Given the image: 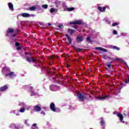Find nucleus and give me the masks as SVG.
Masks as SVG:
<instances>
[{
	"mask_svg": "<svg viewBox=\"0 0 129 129\" xmlns=\"http://www.w3.org/2000/svg\"><path fill=\"white\" fill-rule=\"evenodd\" d=\"M2 72L3 74H5V76H8L10 78H12L15 76V73L14 72H11V70L7 67L3 68Z\"/></svg>",
	"mask_w": 129,
	"mask_h": 129,
	"instance_id": "f257e3e1",
	"label": "nucleus"
},
{
	"mask_svg": "<svg viewBox=\"0 0 129 129\" xmlns=\"http://www.w3.org/2000/svg\"><path fill=\"white\" fill-rule=\"evenodd\" d=\"M46 70L47 71L48 74L52 76L53 74H55L56 73V70L55 69V67H52V69L50 68H47Z\"/></svg>",
	"mask_w": 129,
	"mask_h": 129,
	"instance_id": "f03ea898",
	"label": "nucleus"
},
{
	"mask_svg": "<svg viewBox=\"0 0 129 129\" xmlns=\"http://www.w3.org/2000/svg\"><path fill=\"white\" fill-rule=\"evenodd\" d=\"M114 114H116L117 116L119 117L120 121H121L122 123H124V121L123 120V115L122 114L119 112H114Z\"/></svg>",
	"mask_w": 129,
	"mask_h": 129,
	"instance_id": "7ed1b4c3",
	"label": "nucleus"
},
{
	"mask_svg": "<svg viewBox=\"0 0 129 129\" xmlns=\"http://www.w3.org/2000/svg\"><path fill=\"white\" fill-rule=\"evenodd\" d=\"M86 94L84 93H78V97L79 100H81V101H84V99L86 98Z\"/></svg>",
	"mask_w": 129,
	"mask_h": 129,
	"instance_id": "20e7f679",
	"label": "nucleus"
},
{
	"mask_svg": "<svg viewBox=\"0 0 129 129\" xmlns=\"http://www.w3.org/2000/svg\"><path fill=\"white\" fill-rule=\"evenodd\" d=\"M50 108L52 111H54V112H57L56 110V107L55 104L53 102H52L50 104Z\"/></svg>",
	"mask_w": 129,
	"mask_h": 129,
	"instance_id": "39448f33",
	"label": "nucleus"
},
{
	"mask_svg": "<svg viewBox=\"0 0 129 129\" xmlns=\"http://www.w3.org/2000/svg\"><path fill=\"white\" fill-rule=\"evenodd\" d=\"M66 37L68 41V42H67V44L68 45H71V44H72V38H71L68 34H66Z\"/></svg>",
	"mask_w": 129,
	"mask_h": 129,
	"instance_id": "423d86ee",
	"label": "nucleus"
},
{
	"mask_svg": "<svg viewBox=\"0 0 129 129\" xmlns=\"http://www.w3.org/2000/svg\"><path fill=\"white\" fill-rule=\"evenodd\" d=\"M109 96H99L97 97V98L98 99V100H104L105 99H106L107 98H108Z\"/></svg>",
	"mask_w": 129,
	"mask_h": 129,
	"instance_id": "0eeeda50",
	"label": "nucleus"
},
{
	"mask_svg": "<svg viewBox=\"0 0 129 129\" xmlns=\"http://www.w3.org/2000/svg\"><path fill=\"white\" fill-rule=\"evenodd\" d=\"M82 23L83 22L81 21L76 20V21L70 22V25H81Z\"/></svg>",
	"mask_w": 129,
	"mask_h": 129,
	"instance_id": "6e6552de",
	"label": "nucleus"
},
{
	"mask_svg": "<svg viewBox=\"0 0 129 129\" xmlns=\"http://www.w3.org/2000/svg\"><path fill=\"white\" fill-rule=\"evenodd\" d=\"M42 108L38 105H36L34 106V110L36 111V112H38L39 111H41Z\"/></svg>",
	"mask_w": 129,
	"mask_h": 129,
	"instance_id": "1a4fd4ad",
	"label": "nucleus"
},
{
	"mask_svg": "<svg viewBox=\"0 0 129 129\" xmlns=\"http://www.w3.org/2000/svg\"><path fill=\"white\" fill-rule=\"evenodd\" d=\"M14 32H15V29L13 28H8L7 31V34H6V36L8 37L9 36L8 34H12Z\"/></svg>",
	"mask_w": 129,
	"mask_h": 129,
	"instance_id": "9d476101",
	"label": "nucleus"
},
{
	"mask_svg": "<svg viewBox=\"0 0 129 129\" xmlns=\"http://www.w3.org/2000/svg\"><path fill=\"white\" fill-rule=\"evenodd\" d=\"M84 39L83 37L78 36L76 38L77 43H80V42H82Z\"/></svg>",
	"mask_w": 129,
	"mask_h": 129,
	"instance_id": "9b49d317",
	"label": "nucleus"
},
{
	"mask_svg": "<svg viewBox=\"0 0 129 129\" xmlns=\"http://www.w3.org/2000/svg\"><path fill=\"white\" fill-rule=\"evenodd\" d=\"M95 49L96 50H99V51H102V52H107V50L106 49L103 48L102 47H95Z\"/></svg>",
	"mask_w": 129,
	"mask_h": 129,
	"instance_id": "f8f14e48",
	"label": "nucleus"
},
{
	"mask_svg": "<svg viewBox=\"0 0 129 129\" xmlns=\"http://www.w3.org/2000/svg\"><path fill=\"white\" fill-rule=\"evenodd\" d=\"M98 10L99 11H100V12L103 13V12H105V10H106V7H103V8H102V7L99 6L98 7Z\"/></svg>",
	"mask_w": 129,
	"mask_h": 129,
	"instance_id": "ddd939ff",
	"label": "nucleus"
},
{
	"mask_svg": "<svg viewBox=\"0 0 129 129\" xmlns=\"http://www.w3.org/2000/svg\"><path fill=\"white\" fill-rule=\"evenodd\" d=\"M8 88H9V87H7V85L4 86L3 87H1L0 88V91L1 92H3V91H5L7 90V89H8Z\"/></svg>",
	"mask_w": 129,
	"mask_h": 129,
	"instance_id": "4468645a",
	"label": "nucleus"
},
{
	"mask_svg": "<svg viewBox=\"0 0 129 129\" xmlns=\"http://www.w3.org/2000/svg\"><path fill=\"white\" fill-rule=\"evenodd\" d=\"M8 6L11 11H14V5L12 3H9Z\"/></svg>",
	"mask_w": 129,
	"mask_h": 129,
	"instance_id": "2eb2a0df",
	"label": "nucleus"
},
{
	"mask_svg": "<svg viewBox=\"0 0 129 129\" xmlns=\"http://www.w3.org/2000/svg\"><path fill=\"white\" fill-rule=\"evenodd\" d=\"M21 16L23 17V18H29V17H31V15L28 13H22Z\"/></svg>",
	"mask_w": 129,
	"mask_h": 129,
	"instance_id": "dca6fc26",
	"label": "nucleus"
},
{
	"mask_svg": "<svg viewBox=\"0 0 129 129\" xmlns=\"http://www.w3.org/2000/svg\"><path fill=\"white\" fill-rule=\"evenodd\" d=\"M74 32H75V30L74 29H68V32L70 33V35L72 36L73 34H74Z\"/></svg>",
	"mask_w": 129,
	"mask_h": 129,
	"instance_id": "f3484780",
	"label": "nucleus"
},
{
	"mask_svg": "<svg viewBox=\"0 0 129 129\" xmlns=\"http://www.w3.org/2000/svg\"><path fill=\"white\" fill-rule=\"evenodd\" d=\"M104 124H105V121H104V119H103V118H101L100 125L102 126H103Z\"/></svg>",
	"mask_w": 129,
	"mask_h": 129,
	"instance_id": "a211bd4d",
	"label": "nucleus"
},
{
	"mask_svg": "<svg viewBox=\"0 0 129 129\" xmlns=\"http://www.w3.org/2000/svg\"><path fill=\"white\" fill-rule=\"evenodd\" d=\"M36 10V7L32 6L27 8V11H35Z\"/></svg>",
	"mask_w": 129,
	"mask_h": 129,
	"instance_id": "6ab92c4d",
	"label": "nucleus"
},
{
	"mask_svg": "<svg viewBox=\"0 0 129 129\" xmlns=\"http://www.w3.org/2000/svg\"><path fill=\"white\" fill-rule=\"evenodd\" d=\"M106 66L108 67V68H109L110 69H112L113 68V66H111V64L109 63H106Z\"/></svg>",
	"mask_w": 129,
	"mask_h": 129,
	"instance_id": "aec40b11",
	"label": "nucleus"
},
{
	"mask_svg": "<svg viewBox=\"0 0 129 129\" xmlns=\"http://www.w3.org/2000/svg\"><path fill=\"white\" fill-rule=\"evenodd\" d=\"M75 10V8L74 7H72V8H67V10L68 12H72Z\"/></svg>",
	"mask_w": 129,
	"mask_h": 129,
	"instance_id": "412c9836",
	"label": "nucleus"
},
{
	"mask_svg": "<svg viewBox=\"0 0 129 129\" xmlns=\"http://www.w3.org/2000/svg\"><path fill=\"white\" fill-rule=\"evenodd\" d=\"M108 59H109L110 60H111L112 61H117V60H119V58H114L113 57H108Z\"/></svg>",
	"mask_w": 129,
	"mask_h": 129,
	"instance_id": "4be33fe9",
	"label": "nucleus"
},
{
	"mask_svg": "<svg viewBox=\"0 0 129 129\" xmlns=\"http://www.w3.org/2000/svg\"><path fill=\"white\" fill-rule=\"evenodd\" d=\"M32 129H36L37 128V123H34L31 126Z\"/></svg>",
	"mask_w": 129,
	"mask_h": 129,
	"instance_id": "5701e85b",
	"label": "nucleus"
},
{
	"mask_svg": "<svg viewBox=\"0 0 129 129\" xmlns=\"http://www.w3.org/2000/svg\"><path fill=\"white\" fill-rule=\"evenodd\" d=\"M26 61H27V62H29V63H31V62H32V57L29 58V57H27Z\"/></svg>",
	"mask_w": 129,
	"mask_h": 129,
	"instance_id": "b1692460",
	"label": "nucleus"
},
{
	"mask_svg": "<svg viewBox=\"0 0 129 129\" xmlns=\"http://www.w3.org/2000/svg\"><path fill=\"white\" fill-rule=\"evenodd\" d=\"M31 61H32V62L34 63H36V62H37V59H34V58L33 57H31Z\"/></svg>",
	"mask_w": 129,
	"mask_h": 129,
	"instance_id": "393cba45",
	"label": "nucleus"
},
{
	"mask_svg": "<svg viewBox=\"0 0 129 129\" xmlns=\"http://www.w3.org/2000/svg\"><path fill=\"white\" fill-rule=\"evenodd\" d=\"M117 25H119V23H114L112 24V27H115V26H117Z\"/></svg>",
	"mask_w": 129,
	"mask_h": 129,
	"instance_id": "a878e982",
	"label": "nucleus"
},
{
	"mask_svg": "<svg viewBox=\"0 0 129 129\" xmlns=\"http://www.w3.org/2000/svg\"><path fill=\"white\" fill-rule=\"evenodd\" d=\"M113 49H115L117 51H119V48L118 47H117L116 46H113Z\"/></svg>",
	"mask_w": 129,
	"mask_h": 129,
	"instance_id": "bb28decb",
	"label": "nucleus"
},
{
	"mask_svg": "<svg viewBox=\"0 0 129 129\" xmlns=\"http://www.w3.org/2000/svg\"><path fill=\"white\" fill-rule=\"evenodd\" d=\"M31 96H34L36 95V93H35V92L34 91H31Z\"/></svg>",
	"mask_w": 129,
	"mask_h": 129,
	"instance_id": "cd10ccee",
	"label": "nucleus"
},
{
	"mask_svg": "<svg viewBox=\"0 0 129 129\" xmlns=\"http://www.w3.org/2000/svg\"><path fill=\"white\" fill-rule=\"evenodd\" d=\"M87 42H91V38H90V37H88L87 38Z\"/></svg>",
	"mask_w": 129,
	"mask_h": 129,
	"instance_id": "c85d7f7f",
	"label": "nucleus"
},
{
	"mask_svg": "<svg viewBox=\"0 0 129 129\" xmlns=\"http://www.w3.org/2000/svg\"><path fill=\"white\" fill-rule=\"evenodd\" d=\"M25 108H21V109L19 110V111H20V112H25Z\"/></svg>",
	"mask_w": 129,
	"mask_h": 129,
	"instance_id": "c756f323",
	"label": "nucleus"
},
{
	"mask_svg": "<svg viewBox=\"0 0 129 129\" xmlns=\"http://www.w3.org/2000/svg\"><path fill=\"white\" fill-rule=\"evenodd\" d=\"M42 8L44 9H48V5H42Z\"/></svg>",
	"mask_w": 129,
	"mask_h": 129,
	"instance_id": "7c9ffc66",
	"label": "nucleus"
},
{
	"mask_svg": "<svg viewBox=\"0 0 129 129\" xmlns=\"http://www.w3.org/2000/svg\"><path fill=\"white\" fill-rule=\"evenodd\" d=\"M54 12H55V9L51 8L50 12V13H54Z\"/></svg>",
	"mask_w": 129,
	"mask_h": 129,
	"instance_id": "2f4dec72",
	"label": "nucleus"
},
{
	"mask_svg": "<svg viewBox=\"0 0 129 129\" xmlns=\"http://www.w3.org/2000/svg\"><path fill=\"white\" fill-rule=\"evenodd\" d=\"M113 34H114V35H117V31H116L115 30H114L113 31Z\"/></svg>",
	"mask_w": 129,
	"mask_h": 129,
	"instance_id": "473e14b6",
	"label": "nucleus"
},
{
	"mask_svg": "<svg viewBox=\"0 0 129 129\" xmlns=\"http://www.w3.org/2000/svg\"><path fill=\"white\" fill-rule=\"evenodd\" d=\"M125 83H129V77L125 80Z\"/></svg>",
	"mask_w": 129,
	"mask_h": 129,
	"instance_id": "72a5a7b5",
	"label": "nucleus"
},
{
	"mask_svg": "<svg viewBox=\"0 0 129 129\" xmlns=\"http://www.w3.org/2000/svg\"><path fill=\"white\" fill-rule=\"evenodd\" d=\"M76 50L78 52H80V51H82V48H77Z\"/></svg>",
	"mask_w": 129,
	"mask_h": 129,
	"instance_id": "f704fd0d",
	"label": "nucleus"
},
{
	"mask_svg": "<svg viewBox=\"0 0 129 129\" xmlns=\"http://www.w3.org/2000/svg\"><path fill=\"white\" fill-rule=\"evenodd\" d=\"M15 46H16V47H19V46H20V43L16 42Z\"/></svg>",
	"mask_w": 129,
	"mask_h": 129,
	"instance_id": "c9c22d12",
	"label": "nucleus"
},
{
	"mask_svg": "<svg viewBox=\"0 0 129 129\" xmlns=\"http://www.w3.org/2000/svg\"><path fill=\"white\" fill-rule=\"evenodd\" d=\"M57 27L59 29H61V28H62V27H63V25H62V24L58 25Z\"/></svg>",
	"mask_w": 129,
	"mask_h": 129,
	"instance_id": "e433bc0d",
	"label": "nucleus"
},
{
	"mask_svg": "<svg viewBox=\"0 0 129 129\" xmlns=\"http://www.w3.org/2000/svg\"><path fill=\"white\" fill-rule=\"evenodd\" d=\"M103 57L104 59H107V58L108 59V58H109L108 56H107V55H104Z\"/></svg>",
	"mask_w": 129,
	"mask_h": 129,
	"instance_id": "4c0bfd02",
	"label": "nucleus"
},
{
	"mask_svg": "<svg viewBox=\"0 0 129 129\" xmlns=\"http://www.w3.org/2000/svg\"><path fill=\"white\" fill-rule=\"evenodd\" d=\"M40 113H41V114H43V115H45V112H44V111H41L40 112Z\"/></svg>",
	"mask_w": 129,
	"mask_h": 129,
	"instance_id": "58836bf2",
	"label": "nucleus"
},
{
	"mask_svg": "<svg viewBox=\"0 0 129 129\" xmlns=\"http://www.w3.org/2000/svg\"><path fill=\"white\" fill-rule=\"evenodd\" d=\"M17 50H21V47L20 46H19L18 47H17Z\"/></svg>",
	"mask_w": 129,
	"mask_h": 129,
	"instance_id": "ea45409f",
	"label": "nucleus"
},
{
	"mask_svg": "<svg viewBox=\"0 0 129 129\" xmlns=\"http://www.w3.org/2000/svg\"><path fill=\"white\" fill-rule=\"evenodd\" d=\"M12 36H13V37H16V36H17V34H14Z\"/></svg>",
	"mask_w": 129,
	"mask_h": 129,
	"instance_id": "a19ab883",
	"label": "nucleus"
},
{
	"mask_svg": "<svg viewBox=\"0 0 129 129\" xmlns=\"http://www.w3.org/2000/svg\"><path fill=\"white\" fill-rule=\"evenodd\" d=\"M60 76H61L59 75H56V77H60Z\"/></svg>",
	"mask_w": 129,
	"mask_h": 129,
	"instance_id": "79ce46f5",
	"label": "nucleus"
},
{
	"mask_svg": "<svg viewBox=\"0 0 129 129\" xmlns=\"http://www.w3.org/2000/svg\"><path fill=\"white\" fill-rule=\"evenodd\" d=\"M48 26H51V23H48Z\"/></svg>",
	"mask_w": 129,
	"mask_h": 129,
	"instance_id": "37998d69",
	"label": "nucleus"
},
{
	"mask_svg": "<svg viewBox=\"0 0 129 129\" xmlns=\"http://www.w3.org/2000/svg\"><path fill=\"white\" fill-rule=\"evenodd\" d=\"M109 64H112V61H111V62H110L109 63Z\"/></svg>",
	"mask_w": 129,
	"mask_h": 129,
	"instance_id": "c03bdc74",
	"label": "nucleus"
},
{
	"mask_svg": "<svg viewBox=\"0 0 129 129\" xmlns=\"http://www.w3.org/2000/svg\"><path fill=\"white\" fill-rule=\"evenodd\" d=\"M25 54H29V52H25Z\"/></svg>",
	"mask_w": 129,
	"mask_h": 129,
	"instance_id": "a18cd8bd",
	"label": "nucleus"
},
{
	"mask_svg": "<svg viewBox=\"0 0 129 129\" xmlns=\"http://www.w3.org/2000/svg\"><path fill=\"white\" fill-rule=\"evenodd\" d=\"M52 59H54V56H51Z\"/></svg>",
	"mask_w": 129,
	"mask_h": 129,
	"instance_id": "49530a36",
	"label": "nucleus"
},
{
	"mask_svg": "<svg viewBox=\"0 0 129 129\" xmlns=\"http://www.w3.org/2000/svg\"><path fill=\"white\" fill-rule=\"evenodd\" d=\"M74 28H75V29H77V27H76V26H75Z\"/></svg>",
	"mask_w": 129,
	"mask_h": 129,
	"instance_id": "de8ad7c7",
	"label": "nucleus"
},
{
	"mask_svg": "<svg viewBox=\"0 0 129 129\" xmlns=\"http://www.w3.org/2000/svg\"><path fill=\"white\" fill-rule=\"evenodd\" d=\"M66 67H69V65L67 64V65L66 66Z\"/></svg>",
	"mask_w": 129,
	"mask_h": 129,
	"instance_id": "09e8293b",
	"label": "nucleus"
},
{
	"mask_svg": "<svg viewBox=\"0 0 129 129\" xmlns=\"http://www.w3.org/2000/svg\"><path fill=\"white\" fill-rule=\"evenodd\" d=\"M68 57H69V55L68 54Z\"/></svg>",
	"mask_w": 129,
	"mask_h": 129,
	"instance_id": "8fccbe9b",
	"label": "nucleus"
},
{
	"mask_svg": "<svg viewBox=\"0 0 129 129\" xmlns=\"http://www.w3.org/2000/svg\"><path fill=\"white\" fill-rule=\"evenodd\" d=\"M50 65H52V63H50Z\"/></svg>",
	"mask_w": 129,
	"mask_h": 129,
	"instance_id": "3c124183",
	"label": "nucleus"
}]
</instances>
